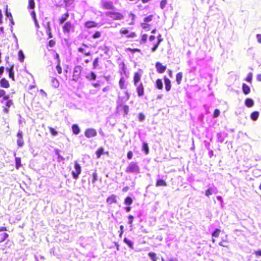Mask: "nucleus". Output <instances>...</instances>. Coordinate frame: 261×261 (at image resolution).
<instances>
[{"label": "nucleus", "instance_id": "f257e3e1", "mask_svg": "<svg viewBox=\"0 0 261 261\" xmlns=\"http://www.w3.org/2000/svg\"><path fill=\"white\" fill-rule=\"evenodd\" d=\"M125 172L137 174L140 173V167L137 163L132 162L126 167Z\"/></svg>", "mask_w": 261, "mask_h": 261}, {"label": "nucleus", "instance_id": "f03ea898", "mask_svg": "<svg viewBox=\"0 0 261 261\" xmlns=\"http://www.w3.org/2000/svg\"><path fill=\"white\" fill-rule=\"evenodd\" d=\"M83 68L81 66H76L73 69V73L72 76V80L74 81H77L80 77L81 73L82 71Z\"/></svg>", "mask_w": 261, "mask_h": 261}, {"label": "nucleus", "instance_id": "7ed1b4c3", "mask_svg": "<svg viewBox=\"0 0 261 261\" xmlns=\"http://www.w3.org/2000/svg\"><path fill=\"white\" fill-rule=\"evenodd\" d=\"M74 169L75 171H73L72 172V175L74 179H76L79 175L81 173V167L80 164H79L77 162H75L74 163Z\"/></svg>", "mask_w": 261, "mask_h": 261}, {"label": "nucleus", "instance_id": "20e7f679", "mask_svg": "<svg viewBox=\"0 0 261 261\" xmlns=\"http://www.w3.org/2000/svg\"><path fill=\"white\" fill-rule=\"evenodd\" d=\"M74 25L72 24L70 22H66L63 27V30L64 33H69L70 31L73 32L74 31Z\"/></svg>", "mask_w": 261, "mask_h": 261}, {"label": "nucleus", "instance_id": "39448f33", "mask_svg": "<svg viewBox=\"0 0 261 261\" xmlns=\"http://www.w3.org/2000/svg\"><path fill=\"white\" fill-rule=\"evenodd\" d=\"M107 16L114 20H121L123 18L120 13L116 12H109Z\"/></svg>", "mask_w": 261, "mask_h": 261}, {"label": "nucleus", "instance_id": "423d86ee", "mask_svg": "<svg viewBox=\"0 0 261 261\" xmlns=\"http://www.w3.org/2000/svg\"><path fill=\"white\" fill-rule=\"evenodd\" d=\"M85 135L87 138H90L96 136L97 132L93 128H88L85 131Z\"/></svg>", "mask_w": 261, "mask_h": 261}, {"label": "nucleus", "instance_id": "0eeeda50", "mask_svg": "<svg viewBox=\"0 0 261 261\" xmlns=\"http://www.w3.org/2000/svg\"><path fill=\"white\" fill-rule=\"evenodd\" d=\"M17 144L18 146L22 147L24 144V142L22 138V132L19 130L17 134Z\"/></svg>", "mask_w": 261, "mask_h": 261}, {"label": "nucleus", "instance_id": "6e6552de", "mask_svg": "<svg viewBox=\"0 0 261 261\" xmlns=\"http://www.w3.org/2000/svg\"><path fill=\"white\" fill-rule=\"evenodd\" d=\"M217 138L218 142L222 143L224 139L227 137V134L225 132H219L217 134Z\"/></svg>", "mask_w": 261, "mask_h": 261}, {"label": "nucleus", "instance_id": "1a4fd4ad", "mask_svg": "<svg viewBox=\"0 0 261 261\" xmlns=\"http://www.w3.org/2000/svg\"><path fill=\"white\" fill-rule=\"evenodd\" d=\"M120 33L122 34L127 35V37H129V38H134L136 36L135 33H134V32H132L128 34V33H129L128 31L126 29L124 28H122L120 30Z\"/></svg>", "mask_w": 261, "mask_h": 261}, {"label": "nucleus", "instance_id": "9d476101", "mask_svg": "<svg viewBox=\"0 0 261 261\" xmlns=\"http://www.w3.org/2000/svg\"><path fill=\"white\" fill-rule=\"evenodd\" d=\"M156 70L159 73H162L165 72L166 67L163 66L161 63L156 62L155 64Z\"/></svg>", "mask_w": 261, "mask_h": 261}, {"label": "nucleus", "instance_id": "9b49d317", "mask_svg": "<svg viewBox=\"0 0 261 261\" xmlns=\"http://www.w3.org/2000/svg\"><path fill=\"white\" fill-rule=\"evenodd\" d=\"M137 87V92L138 95L139 96H143L144 94V88L142 83H140L139 84H138V86Z\"/></svg>", "mask_w": 261, "mask_h": 261}, {"label": "nucleus", "instance_id": "f8f14e48", "mask_svg": "<svg viewBox=\"0 0 261 261\" xmlns=\"http://www.w3.org/2000/svg\"><path fill=\"white\" fill-rule=\"evenodd\" d=\"M141 74H140L138 72H136L134 74V85L135 86H137L138 84H139V82L140 81L141 79Z\"/></svg>", "mask_w": 261, "mask_h": 261}, {"label": "nucleus", "instance_id": "ddd939ff", "mask_svg": "<svg viewBox=\"0 0 261 261\" xmlns=\"http://www.w3.org/2000/svg\"><path fill=\"white\" fill-rule=\"evenodd\" d=\"M0 85L1 87L5 88H8L10 87L9 82L5 78L1 80Z\"/></svg>", "mask_w": 261, "mask_h": 261}, {"label": "nucleus", "instance_id": "4468645a", "mask_svg": "<svg viewBox=\"0 0 261 261\" xmlns=\"http://www.w3.org/2000/svg\"><path fill=\"white\" fill-rule=\"evenodd\" d=\"M14 66L12 65L10 68H6V71L9 72V77L12 79L13 81H15L14 79V72L13 71Z\"/></svg>", "mask_w": 261, "mask_h": 261}, {"label": "nucleus", "instance_id": "2eb2a0df", "mask_svg": "<svg viewBox=\"0 0 261 261\" xmlns=\"http://www.w3.org/2000/svg\"><path fill=\"white\" fill-rule=\"evenodd\" d=\"M216 194V188L214 187H210L205 193V194L206 196H209L213 194Z\"/></svg>", "mask_w": 261, "mask_h": 261}, {"label": "nucleus", "instance_id": "dca6fc26", "mask_svg": "<svg viewBox=\"0 0 261 261\" xmlns=\"http://www.w3.org/2000/svg\"><path fill=\"white\" fill-rule=\"evenodd\" d=\"M107 202L109 204H111L113 203H116V197L115 195H112L109 197L107 199Z\"/></svg>", "mask_w": 261, "mask_h": 261}, {"label": "nucleus", "instance_id": "f3484780", "mask_svg": "<svg viewBox=\"0 0 261 261\" xmlns=\"http://www.w3.org/2000/svg\"><path fill=\"white\" fill-rule=\"evenodd\" d=\"M164 82H165V89H166V91H170L171 89V87L170 81L168 78L165 77L164 78Z\"/></svg>", "mask_w": 261, "mask_h": 261}, {"label": "nucleus", "instance_id": "a211bd4d", "mask_svg": "<svg viewBox=\"0 0 261 261\" xmlns=\"http://www.w3.org/2000/svg\"><path fill=\"white\" fill-rule=\"evenodd\" d=\"M85 26L87 28H91L96 27L97 24L94 21H89L85 22Z\"/></svg>", "mask_w": 261, "mask_h": 261}, {"label": "nucleus", "instance_id": "6ab92c4d", "mask_svg": "<svg viewBox=\"0 0 261 261\" xmlns=\"http://www.w3.org/2000/svg\"><path fill=\"white\" fill-rule=\"evenodd\" d=\"M119 85L121 89H125L126 88V85L125 84L124 77H121L119 82Z\"/></svg>", "mask_w": 261, "mask_h": 261}, {"label": "nucleus", "instance_id": "aec40b11", "mask_svg": "<svg viewBox=\"0 0 261 261\" xmlns=\"http://www.w3.org/2000/svg\"><path fill=\"white\" fill-rule=\"evenodd\" d=\"M51 86L54 88H58L59 86V82L55 77H51Z\"/></svg>", "mask_w": 261, "mask_h": 261}, {"label": "nucleus", "instance_id": "412c9836", "mask_svg": "<svg viewBox=\"0 0 261 261\" xmlns=\"http://www.w3.org/2000/svg\"><path fill=\"white\" fill-rule=\"evenodd\" d=\"M245 104L247 107L251 108L254 105V101L251 98H247L245 100Z\"/></svg>", "mask_w": 261, "mask_h": 261}, {"label": "nucleus", "instance_id": "4be33fe9", "mask_svg": "<svg viewBox=\"0 0 261 261\" xmlns=\"http://www.w3.org/2000/svg\"><path fill=\"white\" fill-rule=\"evenodd\" d=\"M242 89L244 93L246 95L249 94L250 92V87L246 84H243Z\"/></svg>", "mask_w": 261, "mask_h": 261}, {"label": "nucleus", "instance_id": "5701e85b", "mask_svg": "<svg viewBox=\"0 0 261 261\" xmlns=\"http://www.w3.org/2000/svg\"><path fill=\"white\" fill-rule=\"evenodd\" d=\"M259 116V113L257 111H255L251 113V118L253 121H256Z\"/></svg>", "mask_w": 261, "mask_h": 261}, {"label": "nucleus", "instance_id": "b1692460", "mask_svg": "<svg viewBox=\"0 0 261 261\" xmlns=\"http://www.w3.org/2000/svg\"><path fill=\"white\" fill-rule=\"evenodd\" d=\"M182 78V73L181 72H178L176 75V81L178 85H179L181 83Z\"/></svg>", "mask_w": 261, "mask_h": 261}, {"label": "nucleus", "instance_id": "393cba45", "mask_svg": "<svg viewBox=\"0 0 261 261\" xmlns=\"http://www.w3.org/2000/svg\"><path fill=\"white\" fill-rule=\"evenodd\" d=\"M156 187L166 186V182L163 179H158L155 184Z\"/></svg>", "mask_w": 261, "mask_h": 261}, {"label": "nucleus", "instance_id": "a878e982", "mask_svg": "<svg viewBox=\"0 0 261 261\" xmlns=\"http://www.w3.org/2000/svg\"><path fill=\"white\" fill-rule=\"evenodd\" d=\"M72 129L73 133L77 135L79 134L80 129L79 126L76 124H74L72 126Z\"/></svg>", "mask_w": 261, "mask_h": 261}, {"label": "nucleus", "instance_id": "bb28decb", "mask_svg": "<svg viewBox=\"0 0 261 261\" xmlns=\"http://www.w3.org/2000/svg\"><path fill=\"white\" fill-rule=\"evenodd\" d=\"M68 17H69V14L68 13H66L64 14L63 15H62L61 18L60 19V23L62 24V23H64L67 20V19L68 18Z\"/></svg>", "mask_w": 261, "mask_h": 261}, {"label": "nucleus", "instance_id": "cd10ccee", "mask_svg": "<svg viewBox=\"0 0 261 261\" xmlns=\"http://www.w3.org/2000/svg\"><path fill=\"white\" fill-rule=\"evenodd\" d=\"M78 51L80 52V53H83L84 54V55L86 56H89L90 55V53L89 51H87V50L84 49V48H82V47H79L78 48Z\"/></svg>", "mask_w": 261, "mask_h": 261}, {"label": "nucleus", "instance_id": "c85d7f7f", "mask_svg": "<svg viewBox=\"0 0 261 261\" xmlns=\"http://www.w3.org/2000/svg\"><path fill=\"white\" fill-rule=\"evenodd\" d=\"M156 87L159 89H162L163 88V83L161 79H158L156 81Z\"/></svg>", "mask_w": 261, "mask_h": 261}, {"label": "nucleus", "instance_id": "c756f323", "mask_svg": "<svg viewBox=\"0 0 261 261\" xmlns=\"http://www.w3.org/2000/svg\"><path fill=\"white\" fill-rule=\"evenodd\" d=\"M148 256L152 261H156L158 259L156 254L154 252H149L148 253Z\"/></svg>", "mask_w": 261, "mask_h": 261}, {"label": "nucleus", "instance_id": "7c9ffc66", "mask_svg": "<svg viewBox=\"0 0 261 261\" xmlns=\"http://www.w3.org/2000/svg\"><path fill=\"white\" fill-rule=\"evenodd\" d=\"M15 163H16V169H19L21 166V159L20 158L16 157L15 158Z\"/></svg>", "mask_w": 261, "mask_h": 261}, {"label": "nucleus", "instance_id": "2f4dec72", "mask_svg": "<svg viewBox=\"0 0 261 261\" xmlns=\"http://www.w3.org/2000/svg\"><path fill=\"white\" fill-rule=\"evenodd\" d=\"M133 203V199L130 197H127L124 200V203L126 205H130Z\"/></svg>", "mask_w": 261, "mask_h": 261}, {"label": "nucleus", "instance_id": "473e14b6", "mask_svg": "<svg viewBox=\"0 0 261 261\" xmlns=\"http://www.w3.org/2000/svg\"><path fill=\"white\" fill-rule=\"evenodd\" d=\"M87 79L89 80H95L96 78V75L93 72H91L89 75H87L86 76Z\"/></svg>", "mask_w": 261, "mask_h": 261}, {"label": "nucleus", "instance_id": "72a5a7b5", "mask_svg": "<svg viewBox=\"0 0 261 261\" xmlns=\"http://www.w3.org/2000/svg\"><path fill=\"white\" fill-rule=\"evenodd\" d=\"M103 151H104V149L102 147L99 148L96 151V156H97V158H100V156L103 153Z\"/></svg>", "mask_w": 261, "mask_h": 261}, {"label": "nucleus", "instance_id": "f704fd0d", "mask_svg": "<svg viewBox=\"0 0 261 261\" xmlns=\"http://www.w3.org/2000/svg\"><path fill=\"white\" fill-rule=\"evenodd\" d=\"M18 57L20 62H22L24 61V56L22 50H19L18 52Z\"/></svg>", "mask_w": 261, "mask_h": 261}, {"label": "nucleus", "instance_id": "c9c22d12", "mask_svg": "<svg viewBox=\"0 0 261 261\" xmlns=\"http://www.w3.org/2000/svg\"><path fill=\"white\" fill-rule=\"evenodd\" d=\"M129 98V95L126 91L125 92V96L122 98V102L127 101Z\"/></svg>", "mask_w": 261, "mask_h": 261}, {"label": "nucleus", "instance_id": "e433bc0d", "mask_svg": "<svg viewBox=\"0 0 261 261\" xmlns=\"http://www.w3.org/2000/svg\"><path fill=\"white\" fill-rule=\"evenodd\" d=\"M97 178H98L97 174L96 172V171H95L92 174V181H91L92 183L93 184H95V182L97 180Z\"/></svg>", "mask_w": 261, "mask_h": 261}, {"label": "nucleus", "instance_id": "4c0bfd02", "mask_svg": "<svg viewBox=\"0 0 261 261\" xmlns=\"http://www.w3.org/2000/svg\"><path fill=\"white\" fill-rule=\"evenodd\" d=\"M162 40H163V39H159V41H158V42L156 44H155L154 45V46L151 48V50L152 52H154L156 50L160 43H161V41H162Z\"/></svg>", "mask_w": 261, "mask_h": 261}, {"label": "nucleus", "instance_id": "58836bf2", "mask_svg": "<svg viewBox=\"0 0 261 261\" xmlns=\"http://www.w3.org/2000/svg\"><path fill=\"white\" fill-rule=\"evenodd\" d=\"M124 242L131 248H133V243L126 238L124 239Z\"/></svg>", "mask_w": 261, "mask_h": 261}, {"label": "nucleus", "instance_id": "ea45409f", "mask_svg": "<svg viewBox=\"0 0 261 261\" xmlns=\"http://www.w3.org/2000/svg\"><path fill=\"white\" fill-rule=\"evenodd\" d=\"M28 8L30 9H34L35 8V2L34 0H29Z\"/></svg>", "mask_w": 261, "mask_h": 261}, {"label": "nucleus", "instance_id": "a19ab883", "mask_svg": "<svg viewBox=\"0 0 261 261\" xmlns=\"http://www.w3.org/2000/svg\"><path fill=\"white\" fill-rule=\"evenodd\" d=\"M142 149L146 152V154H147L148 153L149 148L147 143L143 142Z\"/></svg>", "mask_w": 261, "mask_h": 261}, {"label": "nucleus", "instance_id": "79ce46f5", "mask_svg": "<svg viewBox=\"0 0 261 261\" xmlns=\"http://www.w3.org/2000/svg\"><path fill=\"white\" fill-rule=\"evenodd\" d=\"M220 232V230L219 229H216L212 233V236L213 237L218 238L219 236V233Z\"/></svg>", "mask_w": 261, "mask_h": 261}, {"label": "nucleus", "instance_id": "37998d69", "mask_svg": "<svg viewBox=\"0 0 261 261\" xmlns=\"http://www.w3.org/2000/svg\"><path fill=\"white\" fill-rule=\"evenodd\" d=\"M9 235L7 233H4L1 234V240L0 241V243L3 242L8 237Z\"/></svg>", "mask_w": 261, "mask_h": 261}, {"label": "nucleus", "instance_id": "c03bdc74", "mask_svg": "<svg viewBox=\"0 0 261 261\" xmlns=\"http://www.w3.org/2000/svg\"><path fill=\"white\" fill-rule=\"evenodd\" d=\"M7 17L9 19V20L11 21V23L12 24H14V22L12 18V16L10 12H8L7 11H6V13Z\"/></svg>", "mask_w": 261, "mask_h": 261}, {"label": "nucleus", "instance_id": "a18cd8bd", "mask_svg": "<svg viewBox=\"0 0 261 261\" xmlns=\"http://www.w3.org/2000/svg\"><path fill=\"white\" fill-rule=\"evenodd\" d=\"M46 33L48 34V37L49 38H51L53 37L52 34L50 32V28L49 27V23H47V28L46 29Z\"/></svg>", "mask_w": 261, "mask_h": 261}, {"label": "nucleus", "instance_id": "49530a36", "mask_svg": "<svg viewBox=\"0 0 261 261\" xmlns=\"http://www.w3.org/2000/svg\"><path fill=\"white\" fill-rule=\"evenodd\" d=\"M152 18H153V16L152 15H149L147 17H146L144 19V21L145 22H150L152 20Z\"/></svg>", "mask_w": 261, "mask_h": 261}, {"label": "nucleus", "instance_id": "de8ad7c7", "mask_svg": "<svg viewBox=\"0 0 261 261\" xmlns=\"http://www.w3.org/2000/svg\"><path fill=\"white\" fill-rule=\"evenodd\" d=\"M167 0H162L161 1V3H160V7L162 9H163L165 7V6L167 4Z\"/></svg>", "mask_w": 261, "mask_h": 261}, {"label": "nucleus", "instance_id": "09e8293b", "mask_svg": "<svg viewBox=\"0 0 261 261\" xmlns=\"http://www.w3.org/2000/svg\"><path fill=\"white\" fill-rule=\"evenodd\" d=\"M66 7L70 6L73 3V0H64Z\"/></svg>", "mask_w": 261, "mask_h": 261}, {"label": "nucleus", "instance_id": "8fccbe9b", "mask_svg": "<svg viewBox=\"0 0 261 261\" xmlns=\"http://www.w3.org/2000/svg\"><path fill=\"white\" fill-rule=\"evenodd\" d=\"M220 111L218 109H216L214 113L213 117L214 118H217L220 115Z\"/></svg>", "mask_w": 261, "mask_h": 261}, {"label": "nucleus", "instance_id": "3c124183", "mask_svg": "<svg viewBox=\"0 0 261 261\" xmlns=\"http://www.w3.org/2000/svg\"><path fill=\"white\" fill-rule=\"evenodd\" d=\"M49 132L53 136H56L57 135V132L55 130L54 128L52 127H49Z\"/></svg>", "mask_w": 261, "mask_h": 261}, {"label": "nucleus", "instance_id": "603ef678", "mask_svg": "<svg viewBox=\"0 0 261 261\" xmlns=\"http://www.w3.org/2000/svg\"><path fill=\"white\" fill-rule=\"evenodd\" d=\"M134 217L132 215H129L128 217V223L132 226V224L133 223V221L134 220Z\"/></svg>", "mask_w": 261, "mask_h": 261}, {"label": "nucleus", "instance_id": "864d4df0", "mask_svg": "<svg viewBox=\"0 0 261 261\" xmlns=\"http://www.w3.org/2000/svg\"><path fill=\"white\" fill-rule=\"evenodd\" d=\"M98 59L95 58L93 63V66L94 69H95L97 67V66H98Z\"/></svg>", "mask_w": 261, "mask_h": 261}, {"label": "nucleus", "instance_id": "5fc2aeb1", "mask_svg": "<svg viewBox=\"0 0 261 261\" xmlns=\"http://www.w3.org/2000/svg\"><path fill=\"white\" fill-rule=\"evenodd\" d=\"M100 36L101 33L99 32H96L93 34V38L94 39L98 38L100 37Z\"/></svg>", "mask_w": 261, "mask_h": 261}, {"label": "nucleus", "instance_id": "6e6d98bb", "mask_svg": "<svg viewBox=\"0 0 261 261\" xmlns=\"http://www.w3.org/2000/svg\"><path fill=\"white\" fill-rule=\"evenodd\" d=\"M124 112L125 114H127L129 111V107L127 105H124L123 107Z\"/></svg>", "mask_w": 261, "mask_h": 261}, {"label": "nucleus", "instance_id": "4d7b16f0", "mask_svg": "<svg viewBox=\"0 0 261 261\" xmlns=\"http://www.w3.org/2000/svg\"><path fill=\"white\" fill-rule=\"evenodd\" d=\"M252 74L251 73H249L247 77H246V81L248 82H250L252 80Z\"/></svg>", "mask_w": 261, "mask_h": 261}, {"label": "nucleus", "instance_id": "13d9d810", "mask_svg": "<svg viewBox=\"0 0 261 261\" xmlns=\"http://www.w3.org/2000/svg\"><path fill=\"white\" fill-rule=\"evenodd\" d=\"M55 41L53 40H50L48 42V46L50 47H53L55 45Z\"/></svg>", "mask_w": 261, "mask_h": 261}, {"label": "nucleus", "instance_id": "bf43d9fd", "mask_svg": "<svg viewBox=\"0 0 261 261\" xmlns=\"http://www.w3.org/2000/svg\"><path fill=\"white\" fill-rule=\"evenodd\" d=\"M227 243L224 241H222L221 242L219 243V245L221 246H223V247H228V245H227Z\"/></svg>", "mask_w": 261, "mask_h": 261}, {"label": "nucleus", "instance_id": "052dcab7", "mask_svg": "<svg viewBox=\"0 0 261 261\" xmlns=\"http://www.w3.org/2000/svg\"><path fill=\"white\" fill-rule=\"evenodd\" d=\"M141 27L144 29H147L149 28V24H148L146 22L142 23L141 24Z\"/></svg>", "mask_w": 261, "mask_h": 261}, {"label": "nucleus", "instance_id": "680f3d73", "mask_svg": "<svg viewBox=\"0 0 261 261\" xmlns=\"http://www.w3.org/2000/svg\"><path fill=\"white\" fill-rule=\"evenodd\" d=\"M56 69L59 74H61L62 73V68L59 64H58L56 66Z\"/></svg>", "mask_w": 261, "mask_h": 261}, {"label": "nucleus", "instance_id": "e2e57ef3", "mask_svg": "<svg viewBox=\"0 0 261 261\" xmlns=\"http://www.w3.org/2000/svg\"><path fill=\"white\" fill-rule=\"evenodd\" d=\"M12 104H13L12 101L11 100H8L6 103V106L8 108H10L12 106Z\"/></svg>", "mask_w": 261, "mask_h": 261}, {"label": "nucleus", "instance_id": "0e129e2a", "mask_svg": "<svg viewBox=\"0 0 261 261\" xmlns=\"http://www.w3.org/2000/svg\"><path fill=\"white\" fill-rule=\"evenodd\" d=\"M147 39V35L146 34H144L142 36L141 41L143 42H145Z\"/></svg>", "mask_w": 261, "mask_h": 261}, {"label": "nucleus", "instance_id": "69168bd1", "mask_svg": "<svg viewBox=\"0 0 261 261\" xmlns=\"http://www.w3.org/2000/svg\"><path fill=\"white\" fill-rule=\"evenodd\" d=\"M145 119V116L143 114H139V119L140 121H142L144 120Z\"/></svg>", "mask_w": 261, "mask_h": 261}, {"label": "nucleus", "instance_id": "338daca9", "mask_svg": "<svg viewBox=\"0 0 261 261\" xmlns=\"http://www.w3.org/2000/svg\"><path fill=\"white\" fill-rule=\"evenodd\" d=\"M127 157L128 159H131L133 157V153L131 151L128 152L127 154Z\"/></svg>", "mask_w": 261, "mask_h": 261}, {"label": "nucleus", "instance_id": "774afa93", "mask_svg": "<svg viewBox=\"0 0 261 261\" xmlns=\"http://www.w3.org/2000/svg\"><path fill=\"white\" fill-rule=\"evenodd\" d=\"M256 38L257 39V41L259 42V43H261V35L260 34H257L256 35Z\"/></svg>", "mask_w": 261, "mask_h": 261}]
</instances>
